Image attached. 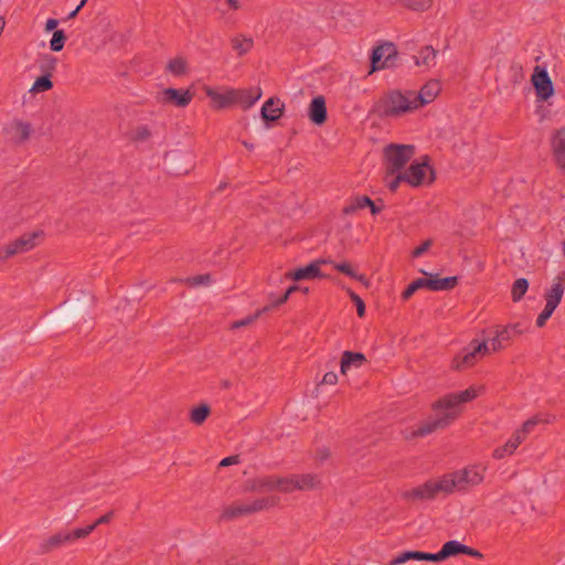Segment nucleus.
Here are the masks:
<instances>
[{
  "label": "nucleus",
  "mask_w": 565,
  "mask_h": 565,
  "mask_svg": "<svg viewBox=\"0 0 565 565\" xmlns=\"http://www.w3.org/2000/svg\"><path fill=\"white\" fill-rule=\"evenodd\" d=\"M481 391V386L472 385L466 390L445 395L435 403L433 416L418 428L416 434L425 436L448 426L463 411L465 405L476 399Z\"/></svg>",
  "instance_id": "1"
},
{
  "label": "nucleus",
  "mask_w": 565,
  "mask_h": 565,
  "mask_svg": "<svg viewBox=\"0 0 565 565\" xmlns=\"http://www.w3.org/2000/svg\"><path fill=\"white\" fill-rule=\"evenodd\" d=\"M503 341L495 334L483 341L472 340L451 361L452 369L462 370L475 365L482 358L500 351Z\"/></svg>",
  "instance_id": "2"
},
{
  "label": "nucleus",
  "mask_w": 565,
  "mask_h": 565,
  "mask_svg": "<svg viewBox=\"0 0 565 565\" xmlns=\"http://www.w3.org/2000/svg\"><path fill=\"white\" fill-rule=\"evenodd\" d=\"M487 466L482 462L469 465L462 469L443 476V486L446 492L463 491L467 488L480 484L484 479Z\"/></svg>",
  "instance_id": "3"
},
{
  "label": "nucleus",
  "mask_w": 565,
  "mask_h": 565,
  "mask_svg": "<svg viewBox=\"0 0 565 565\" xmlns=\"http://www.w3.org/2000/svg\"><path fill=\"white\" fill-rule=\"evenodd\" d=\"M319 480L313 475L292 476L290 478H263L252 486L254 490H269L290 492L294 490H308L315 488Z\"/></svg>",
  "instance_id": "4"
},
{
  "label": "nucleus",
  "mask_w": 565,
  "mask_h": 565,
  "mask_svg": "<svg viewBox=\"0 0 565 565\" xmlns=\"http://www.w3.org/2000/svg\"><path fill=\"white\" fill-rule=\"evenodd\" d=\"M381 111L384 116L397 117L417 109L415 92H391L387 94L381 105Z\"/></svg>",
  "instance_id": "5"
},
{
  "label": "nucleus",
  "mask_w": 565,
  "mask_h": 565,
  "mask_svg": "<svg viewBox=\"0 0 565 565\" xmlns=\"http://www.w3.org/2000/svg\"><path fill=\"white\" fill-rule=\"evenodd\" d=\"M565 292V274L561 273L554 277L551 286L545 290V307L536 319L537 327L542 328L552 317L553 312L561 303Z\"/></svg>",
  "instance_id": "6"
},
{
  "label": "nucleus",
  "mask_w": 565,
  "mask_h": 565,
  "mask_svg": "<svg viewBox=\"0 0 565 565\" xmlns=\"http://www.w3.org/2000/svg\"><path fill=\"white\" fill-rule=\"evenodd\" d=\"M422 274L428 276L426 278H418L411 282L408 287L403 291L402 298L408 299L413 296L414 292L420 289V287H426V289L433 291H441L449 290L454 288L457 284V277H446L439 278L438 275L427 274L425 270H419Z\"/></svg>",
  "instance_id": "7"
},
{
  "label": "nucleus",
  "mask_w": 565,
  "mask_h": 565,
  "mask_svg": "<svg viewBox=\"0 0 565 565\" xmlns=\"http://www.w3.org/2000/svg\"><path fill=\"white\" fill-rule=\"evenodd\" d=\"M415 148L412 145H390L384 149L385 168L391 173L401 172L402 168L413 158Z\"/></svg>",
  "instance_id": "8"
},
{
  "label": "nucleus",
  "mask_w": 565,
  "mask_h": 565,
  "mask_svg": "<svg viewBox=\"0 0 565 565\" xmlns=\"http://www.w3.org/2000/svg\"><path fill=\"white\" fill-rule=\"evenodd\" d=\"M203 90L205 95L209 97L211 102V106L214 109H223L227 108L237 102L238 89L228 86H203Z\"/></svg>",
  "instance_id": "9"
},
{
  "label": "nucleus",
  "mask_w": 565,
  "mask_h": 565,
  "mask_svg": "<svg viewBox=\"0 0 565 565\" xmlns=\"http://www.w3.org/2000/svg\"><path fill=\"white\" fill-rule=\"evenodd\" d=\"M43 235L44 233L41 230L21 235L3 248L4 257L23 254L33 249L41 242Z\"/></svg>",
  "instance_id": "10"
},
{
  "label": "nucleus",
  "mask_w": 565,
  "mask_h": 565,
  "mask_svg": "<svg viewBox=\"0 0 565 565\" xmlns=\"http://www.w3.org/2000/svg\"><path fill=\"white\" fill-rule=\"evenodd\" d=\"M403 173L404 182L412 186H418L425 183H429L434 180V171L426 159L423 161L413 162L411 167Z\"/></svg>",
  "instance_id": "11"
},
{
  "label": "nucleus",
  "mask_w": 565,
  "mask_h": 565,
  "mask_svg": "<svg viewBox=\"0 0 565 565\" xmlns=\"http://www.w3.org/2000/svg\"><path fill=\"white\" fill-rule=\"evenodd\" d=\"M537 100L546 102L554 95V86L546 68L536 66L531 77Z\"/></svg>",
  "instance_id": "12"
},
{
  "label": "nucleus",
  "mask_w": 565,
  "mask_h": 565,
  "mask_svg": "<svg viewBox=\"0 0 565 565\" xmlns=\"http://www.w3.org/2000/svg\"><path fill=\"white\" fill-rule=\"evenodd\" d=\"M193 95L189 89L164 88L158 96V103L162 105H173L184 108L192 102Z\"/></svg>",
  "instance_id": "13"
},
{
  "label": "nucleus",
  "mask_w": 565,
  "mask_h": 565,
  "mask_svg": "<svg viewBox=\"0 0 565 565\" xmlns=\"http://www.w3.org/2000/svg\"><path fill=\"white\" fill-rule=\"evenodd\" d=\"M396 60V49L392 43H384L373 50L372 68L373 71L383 70L392 66Z\"/></svg>",
  "instance_id": "14"
},
{
  "label": "nucleus",
  "mask_w": 565,
  "mask_h": 565,
  "mask_svg": "<svg viewBox=\"0 0 565 565\" xmlns=\"http://www.w3.org/2000/svg\"><path fill=\"white\" fill-rule=\"evenodd\" d=\"M323 266V262H310L309 264L298 267L294 270H290L285 274V279H290L294 281H302V280H313L317 278H324V275L321 271V267Z\"/></svg>",
  "instance_id": "15"
},
{
  "label": "nucleus",
  "mask_w": 565,
  "mask_h": 565,
  "mask_svg": "<svg viewBox=\"0 0 565 565\" xmlns=\"http://www.w3.org/2000/svg\"><path fill=\"white\" fill-rule=\"evenodd\" d=\"M411 561L443 562V561H445V557L443 555L441 550L437 553H426V552H420V551H404V552L399 553L398 555H396L395 557H393L390 561L388 565H403Z\"/></svg>",
  "instance_id": "16"
},
{
  "label": "nucleus",
  "mask_w": 565,
  "mask_h": 565,
  "mask_svg": "<svg viewBox=\"0 0 565 565\" xmlns=\"http://www.w3.org/2000/svg\"><path fill=\"white\" fill-rule=\"evenodd\" d=\"M443 486V477L435 481H428L417 488L405 492V498L409 500H428L434 498L437 493H447Z\"/></svg>",
  "instance_id": "17"
},
{
  "label": "nucleus",
  "mask_w": 565,
  "mask_h": 565,
  "mask_svg": "<svg viewBox=\"0 0 565 565\" xmlns=\"http://www.w3.org/2000/svg\"><path fill=\"white\" fill-rule=\"evenodd\" d=\"M366 363V358L363 353L344 351L341 358L340 372L347 375L352 371L361 369Z\"/></svg>",
  "instance_id": "18"
},
{
  "label": "nucleus",
  "mask_w": 565,
  "mask_h": 565,
  "mask_svg": "<svg viewBox=\"0 0 565 565\" xmlns=\"http://www.w3.org/2000/svg\"><path fill=\"white\" fill-rule=\"evenodd\" d=\"M443 555L446 558L457 556L459 554H467L472 557L481 558L482 554L475 548H471L457 540H451L441 546Z\"/></svg>",
  "instance_id": "19"
},
{
  "label": "nucleus",
  "mask_w": 565,
  "mask_h": 565,
  "mask_svg": "<svg viewBox=\"0 0 565 565\" xmlns=\"http://www.w3.org/2000/svg\"><path fill=\"white\" fill-rule=\"evenodd\" d=\"M441 90L438 81H429L426 83L418 93H415V100L417 109L435 100Z\"/></svg>",
  "instance_id": "20"
},
{
  "label": "nucleus",
  "mask_w": 565,
  "mask_h": 565,
  "mask_svg": "<svg viewBox=\"0 0 565 565\" xmlns=\"http://www.w3.org/2000/svg\"><path fill=\"white\" fill-rule=\"evenodd\" d=\"M284 109L285 104L279 98L271 97L262 106L260 116L266 122H274L282 116Z\"/></svg>",
  "instance_id": "21"
},
{
  "label": "nucleus",
  "mask_w": 565,
  "mask_h": 565,
  "mask_svg": "<svg viewBox=\"0 0 565 565\" xmlns=\"http://www.w3.org/2000/svg\"><path fill=\"white\" fill-rule=\"evenodd\" d=\"M309 118L316 125H321L327 119L326 100L322 96H316L309 106Z\"/></svg>",
  "instance_id": "22"
},
{
  "label": "nucleus",
  "mask_w": 565,
  "mask_h": 565,
  "mask_svg": "<svg viewBox=\"0 0 565 565\" xmlns=\"http://www.w3.org/2000/svg\"><path fill=\"white\" fill-rule=\"evenodd\" d=\"M263 92L260 87H250L247 89H238V97L236 104H239L244 109H249L256 102L260 99Z\"/></svg>",
  "instance_id": "23"
},
{
  "label": "nucleus",
  "mask_w": 565,
  "mask_h": 565,
  "mask_svg": "<svg viewBox=\"0 0 565 565\" xmlns=\"http://www.w3.org/2000/svg\"><path fill=\"white\" fill-rule=\"evenodd\" d=\"M552 147L557 163L565 168V129L558 130L552 140Z\"/></svg>",
  "instance_id": "24"
},
{
  "label": "nucleus",
  "mask_w": 565,
  "mask_h": 565,
  "mask_svg": "<svg viewBox=\"0 0 565 565\" xmlns=\"http://www.w3.org/2000/svg\"><path fill=\"white\" fill-rule=\"evenodd\" d=\"M522 441H523V437L520 436V434H514L505 443V445L494 449L493 457L495 459H502V458H504L507 456L512 455Z\"/></svg>",
  "instance_id": "25"
},
{
  "label": "nucleus",
  "mask_w": 565,
  "mask_h": 565,
  "mask_svg": "<svg viewBox=\"0 0 565 565\" xmlns=\"http://www.w3.org/2000/svg\"><path fill=\"white\" fill-rule=\"evenodd\" d=\"M232 46L237 55L243 56L252 51L254 40L250 36L238 34L232 39Z\"/></svg>",
  "instance_id": "26"
},
{
  "label": "nucleus",
  "mask_w": 565,
  "mask_h": 565,
  "mask_svg": "<svg viewBox=\"0 0 565 565\" xmlns=\"http://www.w3.org/2000/svg\"><path fill=\"white\" fill-rule=\"evenodd\" d=\"M70 543V536H67L66 532L56 533L45 540H43L40 544V550L42 552H50L51 550L65 544Z\"/></svg>",
  "instance_id": "27"
},
{
  "label": "nucleus",
  "mask_w": 565,
  "mask_h": 565,
  "mask_svg": "<svg viewBox=\"0 0 565 565\" xmlns=\"http://www.w3.org/2000/svg\"><path fill=\"white\" fill-rule=\"evenodd\" d=\"M167 70L173 76H182L188 72V62L181 56L174 57L169 61Z\"/></svg>",
  "instance_id": "28"
},
{
  "label": "nucleus",
  "mask_w": 565,
  "mask_h": 565,
  "mask_svg": "<svg viewBox=\"0 0 565 565\" xmlns=\"http://www.w3.org/2000/svg\"><path fill=\"white\" fill-rule=\"evenodd\" d=\"M436 51L431 46L424 47L416 56L418 66L430 67L435 64Z\"/></svg>",
  "instance_id": "29"
},
{
  "label": "nucleus",
  "mask_w": 565,
  "mask_h": 565,
  "mask_svg": "<svg viewBox=\"0 0 565 565\" xmlns=\"http://www.w3.org/2000/svg\"><path fill=\"white\" fill-rule=\"evenodd\" d=\"M31 129L29 124L23 121H13L11 124L12 137L19 141L26 139L30 136Z\"/></svg>",
  "instance_id": "30"
},
{
  "label": "nucleus",
  "mask_w": 565,
  "mask_h": 565,
  "mask_svg": "<svg viewBox=\"0 0 565 565\" xmlns=\"http://www.w3.org/2000/svg\"><path fill=\"white\" fill-rule=\"evenodd\" d=\"M210 414V407L206 405H200L192 408L190 412V419L195 425H201L205 422Z\"/></svg>",
  "instance_id": "31"
},
{
  "label": "nucleus",
  "mask_w": 565,
  "mask_h": 565,
  "mask_svg": "<svg viewBox=\"0 0 565 565\" xmlns=\"http://www.w3.org/2000/svg\"><path fill=\"white\" fill-rule=\"evenodd\" d=\"M543 422H547V419L543 418L541 415H536L529 420L524 422L522 427L518 429L514 434H520V436L523 437V440L525 437L534 429V427Z\"/></svg>",
  "instance_id": "32"
},
{
  "label": "nucleus",
  "mask_w": 565,
  "mask_h": 565,
  "mask_svg": "<svg viewBox=\"0 0 565 565\" xmlns=\"http://www.w3.org/2000/svg\"><path fill=\"white\" fill-rule=\"evenodd\" d=\"M529 288V282L525 278H519L513 282L511 295L513 301H520Z\"/></svg>",
  "instance_id": "33"
},
{
  "label": "nucleus",
  "mask_w": 565,
  "mask_h": 565,
  "mask_svg": "<svg viewBox=\"0 0 565 565\" xmlns=\"http://www.w3.org/2000/svg\"><path fill=\"white\" fill-rule=\"evenodd\" d=\"M372 204V200L367 196H358L349 205L344 207L345 214H352L358 210L364 209Z\"/></svg>",
  "instance_id": "34"
},
{
  "label": "nucleus",
  "mask_w": 565,
  "mask_h": 565,
  "mask_svg": "<svg viewBox=\"0 0 565 565\" xmlns=\"http://www.w3.org/2000/svg\"><path fill=\"white\" fill-rule=\"evenodd\" d=\"M269 309V307H265L260 310H258L257 312H255L254 315L252 316H248L244 319H241V320H237V321H234L231 323L230 328L232 330H236L238 328H242V327H246V326H249L252 324L253 322H255L265 311H267Z\"/></svg>",
  "instance_id": "35"
},
{
  "label": "nucleus",
  "mask_w": 565,
  "mask_h": 565,
  "mask_svg": "<svg viewBox=\"0 0 565 565\" xmlns=\"http://www.w3.org/2000/svg\"><path fill=\"white\" fill-rule=\"evenodd\" d=\"M65 40H66V36H65L64 31L63 30H55L53 32L52 39L50 41V49L53 52L62 51L63 47H64V44H65Z\"/></svg>",
  "instance_id": "36"
},
{
  "label": "nucleus",
  "mask_w": 565,
  "mask_h": 565,
  "mask_svg": "<svg viewBox=\"0 0 565 565\" xmlns=\"http://www.w3.org/2000/svg\"><path fill=\"white\" fill-rule=\"evenodd\" d=\"M521 333V330L519 329V324H510L507 326L495 332V334L503 341L507 342L512 339L514 334Z\"/></svg>",
  "instance_id": "37"
},
{
  "label": "nucleus",
  "mask_w": 565,
  "mask_h": 565,
  "mask_svg": "<svg viewBox=\"0 0 565 565\" xmlns=\"http://www.w3.org/2000/svg\"><path fill=\"white\" fill-rule=\"evenodd\" d=\"M298 289H300L299 285H292L286 290V292H282L281 297H278V298L275 297L274 294H269V299L271 300V306L276 307V306L282 305L284 302H286L289 299L290 295L296 292Z\"/></svg>",
  "instance_id": "38"
},
{
  "label": "nucleus",
  "mask_w": 565,
  "mask_h": 565,
  "mask_svg": "<svg viewBox=\"0 0 565 565\" xmlns=\"http://www.w3.org/2000/svg\"><path fill=\"white\" fill-rule=\"evenodd\" d=\"M385 182L391 191H395L398 188L399 183L404 182V173H391L386 171Z\"/></svg>",
  "instance_id": "39"
},
{
  "label": "nucleus",
  "mask_w": 565,
  "mask_h": 565,
  "mask_svg": "<svg viewBox=\"0 0 565 565\" xmlns=\"http://www.w3.org/2000/svg\"><path fill=\"white\" fill-rule=\"evenodd\" d=\"M96 529V524H90L85 527H78L75 529L72 532H66L67 536H70V542H73L74 540L82 539L90 534Z\"/></svg>",
  "instance_id": "40"
},
{
  "label": "nucleus",
  "mask_w": 565,
  "mask_h": 565,
  "mask_svg": "<svg viewBox=\"0 0 565 565\" xmlns=\"http://www.w3.org/2000/svg\"><path fill=\"white\" fill-rule=\"evenodd\" d=\"M52 87V82L47 76H41L35 79L30 92H44Z\"/></svg>",
  "instance_id": "41"
},
{
  "label": "nucleus",
  "mask_w": 565,
  "mask_h": 565,
  "mask_svg": "<svg viewBox=\"0 0 565 565\" xmlns=\"http://www.w3.org/2000/svg\"><path fill=\"white\" fill-rule=\"evenodd\" d=\"M403 6L413 9L422 10L429 6L431 0H399Z\"/></svg>",
  "instance_id": "42"
},
{
  "label": "nucleus",
  "mask_w": 565,
  "mask_h": 565,
  "mask_svg": "<svg viewBox=\"0 0 565 565\" xmlns=\"http://www.w3.org/2000/svg\"><path fill=\"white\" fill-rule=\"evenodd\" d=\"M348 294H349L351 300L356 306V311H358L359 317H363L365 315V305H364L363 300L355 292H353L350 289L348 290Z\"/></svg>",
  "instance_id": "43"
},
{
  "label": "nucleus",
  "mask_w": 565,
  "mask_h": 565,
  "mask_svg": "<svg viewBox=\"0 0 565 565\" xmlns=\"http://www.w3.org/2000/svg\"><path fill=\"white\" fill-rule=\"evenodd\" d=\"M189 284L191 286H200V285H210L211 281H212V278L210 275H199V276H194V277H191L189 278Z\"/></svg>",
  "instance_id": "44"
},
{
  "label": "nucleus",
  "mask_w": 565,
  "mask_h": 565,
  "mask_svg": "<svg viewBox=\"0 0 565 565\" xmlns=\"http://www.w3.org/2000/svg\"><path fill=\"white\" fill-rule=\"evenodd\" d=\"M334 268L351 278H353V276H355V273H356V270L353 269L352 266L347 262L334 264Z\"/></svg>",
  "instance_id": "45"
},
{
  "label": "nucleus",
  "mask_w": 565,
  "mask_h": 565,
  "mask_svg": "<svg viewBox=\"0 0 565 565\" xmlns=\"http://www.w3.org/2000/svg\"><path fill=\"white\" fill-rule=\"evenodd\" d=\"M431 244L433 242L430 239L425 241L423 244H420L412 252V257L418 258L423 256L430 248Z\"/></svg>",
  "instance_id": "46"
},
{
  "label": "nucleus",
  "mask_w": 565,
  "mask_h": 565,
  "mask_svg": "<svg viewBox=\"0 0 565 565\" xmlns=\"http://www.w3.org/2000/svg\"><path fill=\"white\" fill-rule=\"evenodd\" d=\"M271 503L273 502H269L268 500H257L250 507H246L242 511L243 512L258 511V510H262V509L268 507Z\"/></svg>",
  "instance_id": "47"
},
{
  "label": "nucleus",
  "mask_w": 565,
  "mask_h": 565,
  "mask_svg": "<svg viewBox=\"0 0 565 565\" xmlns=\"http://www.w3.org/2000/svg\"><path fill=\"white\" fill-rule=\"evenodd\" d=\"M338 382V374L334 372H327L323 375L322 383L328 385H333Z\"/></svg>",
  "instance_id": "48"
},
{
  "label": "nucleus",
  "mask_w": 565,
  "mask_h": 565,
  "mask_svg": "<svg viewBox=\"0 0 565 565\" xmlns=\"http://www.w3.org/2000/svg\"><path fill=\"white\" fill-rule=\"evenodd\" d=\"M236 462H238L237 457L231 456V457H226V458L222 459V461L220 462V466L227 467V466L234 465Z\"/></svg>",
  "instance_id": "49"
},
{
  "label": "nucleus",
  "mask_w": 565,
  "mask_h": 565,
  "mask_svg": "<svg viewBox=\"0 0 565 565\" xmlns=\"http://www.w3.org/2000/svg\"><path fill=\"white\" fill-rule=\"evenodd\" d=\"M58 25V21L56 19H47L45 23V31L51 32Z\"/></svg>",
  "instance_id": "50"
},
{
  "label": "nucleus",
  "mask_w": 565,
  "mask_h": 565,
  "mask_svg": "<svg viewBox=\"0 0 565 565\" xmlns=\"http://www.w3.org/2000/svg\"><path fill=\"white\" fill-rule=\"evenodd\" d=\"M353 279L360 281L362 285H364L365 287H369L370 286V281L369 279L362 275V274H359L358 271L355 273V276H353Z\"/></svg>",
  "instance_id": "51"
},
{
  "label": "nucleus",
  "mask_w": 565,
  "mask_h": 565,
  "mask_svg": "<svg viewBox=\"0 0 565 565\" xmlns=\"http://www.w3.org/2000/svg\"><path fill=\"white\" fill-rule=\"evenodd\" d=\"M111 516H113V513H107V514L100 516L99 519H97L94 524H96V526H97L99 524L108 523L111 520Z\"/></svg>",
  "instance_id": "52"
},
{
  "label": "nucleus",
  "mask_w": 565,
  "mask_h": 565,
  "mask_svg": "<svg viewBox=\"0 0 565 565\" xmlns=\"http://www.w3.org/2000/svg\"><path fill=\"white\" fill-rule=\"evenodd\" d=\"M227 4L234 9V10H237L241 8V2L239 0H226Z\"/></svg>",
  "instance_id": "53"
},
{
  "label": "nucleus",
  "mask_w": 565,
  "mask_h": 565,
  "mask_svg": "<svg viewBox=\"0 0 565 565\" xmlns=\"http://www.w3.org/2000/svg\"><path fill=\"white\" fill-rule=\"evenodd\" d=\"M315 262H323V265H332L333 267H334V264H337L331 258H324V257L315 259Z\"/></svg>",
  "instance_id": "54"
},
{
  "label": "nucleus",
  "mask_w": 565,
  "mask_h": 565,
  "mask_svg": "<svg viewBox=\"0 0 565 565\" xmlns=\"http://www.w3.org/2000/svg\"><path fill=\"white\" fill-rule=\"evenodd\" d=\"M318 456H319V459H320V460H324V459H327V458H328L329 452H328V450H327V449H322V450H320V451L318 452Z\"/></svg>",
  "instance_id": "55"
},
{
  "label": "nucleus",
  "mask_w": 565,
  "mask_h": 565,
  "mask_svg": "<svg viewBox=\"0 0 565 565\" xmlns=\"http://www.w3.org/2000/svg\"><path fill=\"white\" fill-rule=\"evenodd\" d=\"M371 209V213L372 214H377L380 212V210L375 206L374 202L372 201V204H369V206Z\"/></svg>",
  "instance_id": "56"
},
{
  "label": "nucleus",
  "mask_w": 565,
  "mask_h": 565,
  "mask_svg": "<svg viewBox=\"0 0 565 565\" xmlns=\"http://www.w3.org/2000/svg\"><path fill=\"white\" fill-rule=\"evenodd\" d=\"M78 12H79V10H77V7H76L73 11H71V12L68 13L67 19H73V18H75V17L77 15V13H78Z\"/></svg>",
  "instance_id": "57"
},
{
  "label": "nucleus",
  "mask_w": 565,
  "mask_h": 565,
  "mask_svg": "<svg viewBox=\"0 0 565 565\" xmlns=\"http://www.w3.org/2000/svg\"><path fill=\"white\" fill-rule=\"evenodd\" d=\"M177 158V154L175 153H170L167 159H166V162L167 163H170L171 161H173L174 159Z\"/></svg>",
  "instance_id": "58"
},
{
  "label": "nucleus",
  "mask_w": 565,
  "mask_h": 565,
  "mask_svg": "<svg viewBox=\"0 0 565 565\" xmlns=\"http://www.w3.org/2000/svg\"><path fill=\"white\" fill-rule=\"evenodd\" d=\"M297 291H301L302 294L307 295V294L310 292V289H309V287H301L300 286V289H298Z\"/></svg>",
  "instance_id": "59"
},
{
  "label": "nucleus",
  "mask_w": 565,
  "mask_h": 565,
  "mask_svg": "<svg viewBox=\"0 0 565 565\" xmlns=\"http://www.w3.org/2000/svg\"><path fill=\"white\" fill-rule=\"evenodd\" d=\"M87 2V0H81L79 4L77 6V10H81L85 3Z\"/></svg>",
  "instance_id": "60"
},
{
  "label": "nucleus",
  "mask_w": 565,
  "mask_h": 565,
  "mask_svg": "<svg viewBox=\"0 0 565 565\" xmlns=\"http://www.w3.org/2000/svg\"><path fill=\"white\" fill-rule=\"evenodd\" d=\"M245 146L250 150L253 149V145L245 143Z\"/></svg>",
  "instance_id": "61"
},
{
  "label": "nucleus",
  "mask_w": 565,
  "mask_h": 565,
  "mask_svg": "<svg viewBox=\"0 0 565 565\" xmlns=\"http://www.w3.org/2000/svg\"><path fill=\"white\" fill-rule=\"evenodd\" d=\"M563 250H564V253H565V242L563 243Z\"/></svg>",
  "instance_id": "62"
}]
</instances>
